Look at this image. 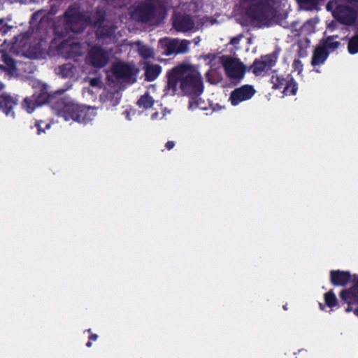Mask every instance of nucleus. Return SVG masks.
<instances>
[{
  "label": "nucleus",
  "instance_id": "obj_1",
  "mask_svg": "<svg viewBox=\"0 0 358 358\" xmlns=\"http://www.w3.org/2000/svg\"><path fill=\"white\" fill-rule=\"evenodd\" d=\"M329 281L334 287H345L338 294L343 303H347L346 313L353 312L358 307V275L348 271L331 270Z\"/></svg>",
  "mask_w": 358,
  "mask_h": 358
},
{
  "label": "nucleus",
  "instance_id": "obj_2",
  "mask_svg": "<svg viewBox=\"0 0 358 358\" xmlns=\"http://www.w3.org/2000/svg\"><path fill=\"white\" fill-rule=\"evenodd\" d=\"M54 114L64 121H73L87 124L92 121L95 116V112L91 107L78 104L60 98L52 106Z\"/></svg>",
  "mask_w": 358,
  "mask_h": 358
},
{
  "label": "nucleus",
  "instance_id": "obj_3",
  "mask_svg": "<svg viewBox=\"0 0 358 358\" xmlns=\"http://www.w3.org/2000/svg\"><path fill=\"white\" fill-rule=\"evenodd\" d=\"M166 8L162 0H143L138 2L131 11V17L134 21L151 24L165 13Z\"/></svg>",
  "mask_w": 358,
  "mask_h": 358
},
{
  "label": "nucleus",
  "instance_id": "obj_4",
  "mask_svg": "<svg viewBox=\"0 0 358 358\" xmlns=\"http://www.w3.org/2000/svg\"><path fill=\"white\" fill-rule=\"evenodd\" d=\"M64 23L66 31L76 34L82 33L87 26L92 23V19L88 13L82 10L77 3L71 4L63 14Z\"/></svg>",
  "mask_w": 358,
  "mask_h": 358
},
{
  "label": "nucleus",
  "instance_id": "obj_5",
  "mask_svg": "<svg viewBox=\"0 0 358 358\" xmlns=\"http://www.w3.org/2000/svg\"><path fill=\"white\" fill-rule=\"evenodd\" d=\"M182 82L180 85L181 91L192 98L197 97L203 91L202 78L192 66L182 64Z\"/></svg>",
  "mask_w": 358,
  "mask_h": 358
},
{
  "label": "nucleus",
  "instance_id": "obj_6",
  "mask_svg": "<svg viewBox=\"0 0 358 358\" xmlns=\"http://www.w3.org/2000/svg\"><path fill=\"white\" fill-rule=\"evenodd\" d=\"M249 4L246 9L248 16L258 22H264L269 19L273 0H241Z\"/></svg>",
  "mask_w": 358,
  "mask_h": 358
},
{
  "label": "nucleus",
  "instance_id": "obj_7",
  "mask_svg": "<svg viewBox=\"0 0 358 358\" xmlns=\"http://www.w3.org/2000/svg\"><path fill=\"white\" fill-rule=\"evenodd\" d=\"M60 99L55 94H50L45 85H43L38 90H36L31 97H26L23 101V107L26 108L29 113L34 109L45 103L51 105L52 109L53 104Z\"/></svg>",
  "mask_w": 358,
  "mask_h": 358
},
{
  "label": "nucleus",
  "instance_id": "obj_8",
  "mask_svg": "<svg viewBox=\"0 0 358 358\" xmlns=\"http://www.w3.org/2000/svg\"><path fill=\"white\" fill-rule=\"evenodd\" d=\"M280 50V48L277 47L271 53L262 55L260 59H255L250 66L249 71L259 76L263 72L271 70L276 64Z\"/></svg>",
  "mask_w": 358,
  "mask_h": 358
},
{
  "label": "nucleus",
  "instance_id": "obj_9",
  "mask_svg": "<svg viewBox=\"0 0 358 358\" xmlns=\"http://www.w3.org/2000/svg\"><path fill=\"white\" fill-rule=\"evenodd\" d=\"M220 63L223 66L225 73L231 79H242L245 73V65L238 59L229 55L220 57Z\"/></svg>",
  "mask_w": 358,
  "mask_h": 358
},
{
  "label": "nucleus",
  "instance_id": "obj_10",
  "mask_svg": "<svg viewBox=\"0 0 358 358\" xmlns=\"http://www.w3.org/2000/svg\"><path fill=\"white\" fill-rule=\"evenodd\" d=\"M333 17L341 24L351 26L358 17V10L345 4H338L332 11Z\"/></svg>",
  "mask_w": 358,
  "mask_h": 358
},
{
  "label": "nucleus",
  "instance_id": "obj_11",
  "mask_svg": "<svg viewBox=\"0 0 358 358\" xmlns=\"http://www.w3.org/2000/svg\"><path fill=\"white\" fill-rule=\"evenodd\" d=\"M94 18L90 25L96 28V36L98 38H110L113 35L115 32L114 28L111 26L104 25L106 20L105 11L97 10Z\"/></svg>",
  "mask_w": 358,
  "mask_h": 358
},
{
  "label": "nucleus",
  "instance_id": "obj_12",
  "mask_svg": "<svg viewBox=\"0 0 358 358\" xmlns=\"http://www.w3.org/2000/svg\"><path fill=\"white\" fill-rule=\"evenodd\" d=\"M87 59L88 63L95 68H103L108 62L107 52L100 46L94 45L88 52Z\"/></svg>",
  "mask_w": 358,
  "mask_h": 358
},
{
  "label": "nucleus",
  "instance_id": "obj_13",
  "mask_svg": "<svg viewBox=\"0 0 358 358\" xmlns=\"http://www.w3.org/2000/svg\"><path fill=\"white\" fill-rule=\"evenodd\" d=\"M182 64L175 66L167 73V84L164 89L166 94H176L178 84L182 82Z\"/></svg>",
  "mask_w": 358,
  "mask_h": 358
},
{
  "label": "nucleus",
  "instance_id": "obj_14",
  "mask_svg": "<svg viewBox=\"0 0 358 358\" xmlns=\"http://www.w3.org/2000/svg\"><path fill=\"white\" fill-rule=\"evenodd\" d=\"M112 73L113 76L118 80L124 81H136V78L133 77L136 76L134 69L129 64L119 62L114 64L112 66Z\"/></svg>",
  "mask_w": 358,
  "mask_h": 358
},
{
  "label": "nucleus",
  "instance_id": "obj_15",
  "mask_svg": "<svg viewBox=\"0 0 358 358\" xmlns=\"http://www.w3.org/2000/svg\"><path fill=\"white\" fill-rule=\"evenodd\" d=\"M255 93L253 86L244 85L231 92L229 100L232 106H237L241 102L251 99Z\"/></svg>",
  "mask_w": 358,
  "mask_h": 358
},
{
  "label": "nucleus",
  "instance_id": "obj_16",
  "mask_svg": "<svg viewBox=\"0 0 358 358\" xmlns=\"http://www.w3.org/2000/svg\"><path fill=\"white\" fill-rule=\"evenodd\" d=\"M59 50L65 55L66 58L76 61L77 58L83 54V47L80 43L63 41L59 45Z\"/></svg>",
  "mask_w": 358,
  "mask_h": 358
},
{
  "label": "nucleus",
  "instance_id": "obj_17",
  "mask_svg": "<svg viewBox=\"0 0 358 358\" xmlns=\"http://www.w3.org/2000/svg\"><path fill=\"white\" fill-rule=\"evenodd\" d=\"M173 26L178 31L187 32L194 28V22L190 15H181L174 18Z\"/></svg>",
  "mask_w": 358,
  "mask_h": 358
},
{
  "label": "nucleus",
  "instance_id": "obj_18",
  "mask_svg": "<svg viewBox=\"0 0 358 358\" xmlns=\"http://www.w3.org/2000/svg\"><path fill=\"white\" fill-rule=\"evenodd\" d=\"M17 105V101L12 96L7 94H2L0 96V110H2L6 115H11L15 117L14 112L12 110L13 108Z\"/></svg>",
  "mask_w": 358,
  "mask_h": 358
},
{
  "label": "nucleus",
  "instance_id": "obj_19",
  "mask_svg": "<svg viewBox=\"0 0 358 358\" xmlns=\"http://www.w3.org/2000/svg\"><path fill=\"white\" fill-rule=\"evenodd\" d=\"M329 55V52L324 50L320 45H317L313 51L311 65L313 66H319L325 62Z\"/></svg>",
  "mask_w": 358,
  "mask_h": 358
},
{
  "label": "nucleus",
  "instance_id": "obj_20",
  "mask_svg": "<svg viewBox=\"0 0 358 358\" xmlns=\"http://www.w3.org/2000/svg\"><path fill=\"white\" fill-rule=\"evenodd\" d=\"M145 80L148 82L154 81L162 72V66L159 64L147 63L144 66Z\"/></svg>",
  "mask_w": 358,
  "mask_h": 358
},
{
  "label": "nucleus",
  "instance_id": "obj_21",
  "mask_svg": "<svg viewBox=\"0 0 358 358\" xmlns=\"http://www.w3.org/2000/svg\"><path fill=\"white\" fill-rule=\"evenodd\" d=\"M324 300L326 306L329 308L331 310H334L341 307L344 304L341 301L338 302V299L333 289H330L324 294Z\"/></svg>",
  "mask_w": 358,
  "mask_h": 358
},
{
  "label": "nucleus",
  "instance_id": "obj_22",
  "mask_svg": "<svg viewBox=\"0 0 358 358\" xmlns=\"http://www.w3.org/2000/svg\"><path fill=\"white\" fill-rule=\"evenodd\" d=\"M55 71L62 78H71L75 76L76 67L71 63H66L59 66Z\"/></svg>",
  "mask_w": 358,
  "mask_h": 358
},
{
  "label": "nucleus",
  "instance_id": "obj_23",
  "mask_svg": "<svg viewBox=\"0 0 358 358\" xmlns=\"http://www.w3.org/2000/svg\"><path fill=\"white\" fill-rule=\"evenodd\" d=\"M338 35H332L326 37L325 38H322L320 41V45L323 48L327 51H334L338 48L341 45L339 41H335L334 40L338 38Z\"/></svg>",
  "mask_w": 358,
  "mask_h": 358
},
{
  "label": "nucleus",
  "instance_id": "obj_24",
  "mask_svg": "<svg viewBox=\"0 0 358 358\" xmlns=\"http://www.w3.org/2000/svg\"><path fill=\"white\" fill-rule=\"evenodd\" d=\"M1 61L5 66L0 64V69L13 73L16 70V62L15 59L7 52H3L1 55Z\"/></svg>",
  "mask_w": 358,
  "mask_h": 358
},
{
  "label": "nucleus",
  "instance_id": "obj_25",
  "mask_svg": "<svg viewBox=\"0 0 358 358\" xmlns=\"http://www.w3.org/2000/svg\"><path fill=\"white\" fill-rule=\"evenodd\" d=\"M154 103L155 100L148 92H146L143 95L141 96L136 103L137 106L140 108H143L145 110L151 108Z\"/></svg>",
  "mask_w": 358,
  "mask_h": 358
},
{
  "label": "nucleus",
  "instance_id": "obj_26",
  "mask_svg": "<svg viewBox=\"0 0 358 358\" xmlns=\"http://www.w3.org/2000/svg\"><path fill=\"white\" fill-rule=\"evenodd\" d=\"M288 80L287 81L283 93L285 95H295L298 90V85L291 74H287Z\"/></svg>",
  "mask_w": 358,
  "mask_h": 358
},
{
  "label": "nucleus",
  "instance_id": "obj_27",
  "mask_svg": "<svg viewBox=\"0 0 358 358\" xmlns=\"http://www.w3.org/2000/svg\"><path fill=\"white\" fill-rule=\"evenodd\" d=\"M287 80V75L286 77H284L282 75L273 74L271 78V82L273 84V88L275 90L281 89L285 87Z\"/></svg>",
  "mask_w": 358,
  "mask_h": 358
},
{
  "label": "nucleus",
  "instance_id": "obj_28",
  "mask_svg": "<svg viewBox=\"0 0 358 358\" xmlns=\"http://www.w3.org/2000/svg\"><path fill=\"white\" fill-rule=\"evenodd\" d=\"M348 50L351 55L358 53V34H355L348 41Z\"/></svg>",
  "mask_w": 358,
  "mask_h": 358
},
{
  "label": "nucleus",
  "instance_id": "obj_29",
  "mask_svg": "<svg viewBox=\"0 0 358 358\" xmlns=\"http://www.w3.org/2000/svg\"><path fill=\"white\" fill-rule=\"evenodd\" d=\"M176 43V49L178 54L185 53L189 50V42L187 40H174Z\"/></svg>",
  "mask_w": 358,
  "mask_h": 358
},
{
  "label": "nucleus",
  "instance_id": "obj_30",
  "mask_svg": "<svg viewBox=\"0 0 358 358\" xmlns=\"http://www.w3.org/2000/svg\"><path fill=\"white\" fill-rule=\"evenodd\" d=\"M138 52L141 57H142L143 59H150L154 57V53L152 50L146 46L143 45L138 49Z\"/></svg>",
  "mask_w": 358,
  "mask_h": 358
},
{
  "label": "nucleus",
  "instance_id": "obj_31",
  "mask_svg": "<svg viewBox=\"0 0 358 358\" xmlns=\"http://www.w3.org/2000/svg\"><path fill=\"white\" fill-rule=\"evenodd\" d=\"M176 45H177L175 43L174 40L168 43L166 45V48H165V55L167 56H170L173 54L177 55L178 53H177Z\"/></svg>",
  "mask_w": 358,
  "mask_h": 358
},
{
  "label": "nucleus",
  "instance_id": "obj_32",
  "mask_svg": "<svg viewBox=\"0 0 358 358\" xmlns=\"http://www.w3.org/2000/svg\"><path fill=\"white\" fill-rule=\"evenodd\" d=\"M45 124V122L42 121V120H39V121H36V122L35 127L37 129V134L40 135L42 133H45V129H48L50 128V124H45V128H43L42 124Z\"/></svg>",
  "mask_w": 358,
  "mask_h": 358
},
{
  "label": "nucleus",
  "instance_id": "obj_33",
  "mask_svg": "<svg viewBox=\"0 0 358 358\" xmlns=\"http://www.w3.org/2000/svg\"><path fill=\"white\" fill-rule=\"evenodd\" d=\"M292 67L295 71H297L299 73L303 71V64L299 59L294 60Z\"/></svg>",
  "mask_w": 358,
  "mask_h": 358
},
{
  "label": "nucleus",
  "instance_id": "obj_34",
  "mask_svg": "<svg viewBox=\"0 0 358 358\" xmlns=\"http://www.w3.org/2000/svg\"><path fill=\"white\" fill-rule=\"evenodd\" d=\"M242 38H243L242 34H239L238 36L232 37L229 41V44L236 46L240 43V41Z\"/></svg>",
  "mask_w": 358,
  "mask_h": 358
},
{
  "label": "nucleus",
  "instance_id": "obj_35",
  "mask_svg": "<svg viewBox=\"0 0 358 358\" xmlns=\"http://www.w3.org/2000/svg\"><path fill=\"white\" fill-rule=\"evenodd\" d=\"M43 14L42 10H38L34 13L31 15V21H37L40 17H41Z\"/></svg>",
  "mask_w": 358,
  "mask_h": 358
},
{
  "label": "nucleus",
  "instance_id": "obj_36",
  "mask_svg": "<svg viewBox=\"0 0 358 358\" xmlns=\"http://www.w3.org/2000/svg\"><path fill=\"white\" fill-rule=\"evenodd\" d=\"M174 146H175V142L172 141H169L168 142H166V143L165 145V147L168 150L173 149L174 148Z\"/></svg>",
  "mask_w": 358,
  "mask_h": 358
},
{
  "label": "nucleus",
  "instance_id": "obj_37",
  "mask_svg": "<svg viewBox=\"0 0 358 358\" xmlns=\"http://www.w3.org/2000/svg\"><path fill=\"white\" fill-rule=\"evenodd\" d=\"M99 82V80L98 78H92L90 80V85L95 87L98 85Z\"/></svg>",
  "mask_w": 358,
  "mask_h": 358
},
{
  "label": "nucleus",
  "instance_id": "obj_38",
  "mask_svg": "<svg viewBox=\"0 0 358 358\" xmlns=\"http://www.w3.org/2000/svg\"><path fill=\"white\" fill-rule=\"evenodd\" d=\"M5 26V22L3 19H0V33H5L6 30H2V29Z\"/></svg>",
  "mask_w": 358,
  "mask_h": 358
},
{
  "label": "nucleus",
  "instance_id": "obj_39",
  "mask_svg": "<svg viewBox=\"0 0 358 358\" xmlns=\"http://www.w3.org/2000/svg\"><path fill=\"white\" fill-rule=\"evenodd\" d=\"M98 338V335L96 334H91V335L89 336V340L91 341H95Z\"/></svg>",
  "mask_w": 358,
  "mask_h": 358
},
{
  "label": "nucleus",
  "instance_id": "obj_40",
  "mask_svg": "<svg viewBox=\"0 0 358 358\" xmlns=\"http://www.w3.org/2000/svg\"><path fill=\"white\" fill-rule=\"evenodd\" d=\"M326 8L327 10H332V3L331 2L327 3V4L326 6Z\"/></svg>",
  "mask_w": 358,
  "mask_h": 358
},
{
  "label": "nucleus",
  "instance_id": "obj_41",
  "mask_svg": "<svg viewBox=\"0 0 358 358\" xmlns=\"http://www.w3.org/2000/svg\"><path fill=\"white\" fill-rule=\"evenodd\" d=\"M345 1L350 3H358V0H345Z\"/></svg>",
  "mask_w": 358,
  "mask_h": 358
},
{
  "label": "nucleus",
  "instance_id": "obj_42",
  "mask_svg": "<svg viewBox=\"0 0 358 358\" xmlns=\"http://www.w3.org/2000/svg\"><path fill=\"white\" fill-rule=\"evenodd\" d=\"M319 306H320V310H324L326 305H325V303L323 304L322 303H320Z\"/></svg>",
  "mask_w": 358,
  "mask_h": 358
},
{
  "label": "nucleus",
  "instance_id": "obj_43",
  "mask_svg": "<svg viewBox=\"0 0 358 358\" xmlns=\"http://www.w3.org/2000/svg\"><path fill=\"white\" fill-rule=\"evenodd\" d=\"M92 341H90V340H88L87 343H86V346H87V348H90V347L92 346Z\"/></svg>",
  "mask_w": 358,
  "mask_h": 358
},
{
  "label": "nucleus",
  "instance_id": "obj_44",
  "mask_svg": "<svg viewBox=\"0 0 358 358\" xmlns=\"http://www.w3.org/2000/svg\"><path fill=\"white\" fill-rule=\"evenodd\" d=\"M193 103H194L196 105V106H197V103L196 102H192V101H189V108H192L193 107Z\"/></svg>",
  "mask_w": 358,
  "mask_h": 358
},
{
  "label": "nucleus",
  "instance_id": "obj_45",
  "mask_svg": "<svg viewBox=\"0 0 358 358\" xmlns=\"http://www.w3.org/2000/svg\"><path fill=\"white\" fill-rule=\"evenodd\" d=\"M358 275V274H357ZM355 315L358 317V307L356 308V310H355Z\"/></svg>",
  "mask_w": 358,
  "mask_h": 358
},
{
  "label": "nucleus",
  "instance_id": "obj_46",
  "mask_svg": "<svg viewBox=\"0 0 358 358\" xmlns=\"http://www.w3.org/2000/svg\"><path fill=\"white\" fill-rule=\"evenodd\" d=\"M282 308H283L284 310H287V304L284 305L282 306Z\"/></svg>",
  "mask_w": 358,
  "mask_h": 358
},
{
  "label": "nucleus",
  "instance_id": "obj_47",
  "mask_svg": "<svg viewBox=\"0 0 358 358\" xmlns=\"http://www.w3.org/2000/svg\"><path fill=\"white\" fill-rule=\"evenodd\" d=\"M87 331L88 333H91V329H87Z\"/></svg>",
  "mask_w": 358,
  "mask_h": 358
}]
</instances>
